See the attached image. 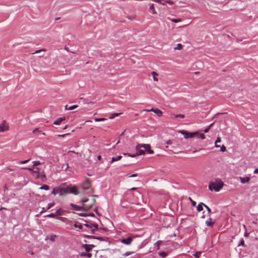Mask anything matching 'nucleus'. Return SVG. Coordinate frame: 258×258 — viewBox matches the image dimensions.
Returning a JSON list of instances; mask_svg holds the SVG:
<instances>
[{
	"mask_svg": "<svg viewBox=\"0 0 258 258\" xmlns=\"http://www.w3.org/2000/svg\"><path fill=\"white\" fill-rule=\"evenodd\" d=\"M9 130V125L6 121L4 120L2 123L0 124V133L4 132Z\"/></svg>",
	"mask_w": 258,
	"mask_h": 258,
	"instance_id": "6e6552de",
	"label": "nucleus"
},
{
	"mask_svg": "<svg viewBox=\"0 0 258 258\" xmlns=\"http://www.w3.org/2000/svg\"><path fill=\"white\" fill-rule=\"evenodd\" d=\"M124 155H127L128 156L131 157H136L137 156L136 154H134V155H131L130 153H124Z\"/></svg>",
	"mask_w": 258,
	"mask_h": 258,
	"instance_id": "ea45409f",
	"label": "nucleus"
},
{
	"mask_svg": "<svg viewBox=\"0 0 258 258\" xmlns=\"http://www.w3.org/2000/svg\"><path fill=\"white\" fill-rule=\"evenodd\" d=\"M22 169L28 170L30 171H31L33 173V171L34 170V167L33 166V168H27V167H23Z\"/></svg>",
	"mask_w": 258,
	"mask_h": 258,
	"instance_id": "4c0bfd02",
	"label": "nucleus"
},
{
	"mask_svg": "<svg viewBox=\"0 0 258 258\" xmlns=\"http://www.w3.org/2000/svg\"><path fill=\"white\" fill-rule=\"evenodd\" d=\"M175 117L176 118H178V117H180L181 118H184L185 116L184 114H176L175 115Z\"/></svg>",
	"mask_w": 258,
	"mask_h": 258,
	"instance_id": "f704fd0d",
	"label": "nucleus"
},
{
	"mask_svg": "<svg viewBox=\"0 0 258 258\" xmlns=\"http://www.w3.org/2000/svg\"><path fill=\"white\" fill-rule=\"evenodd\" d=\"M66 189H67V190L68 191V194L71 193L75 195H78L79 194L78 188L76 186H74L72 187H66Z\"/></svg>",
	"mask_w": 258,
	"mask_h": 258,
	"instance_id": "0eeeda50",
	"label": "nucleus"
},
{
	"mask_svg": "<svg viewBox=\"0 0 258 258\" xmlns=\"http://www.w3.org/2000/svg\"><path fill=\"white\" fill-rule=\"evenodd\" d=\"M130 253L127 252H126V253H124V254H123V256L124 257H125V256H127L129 255H130Z\"/></svg>",
	"mask_w": 258,
	"mask_h": 258,
	"instance_id": "5fc2aeb1",
	"label": "nucleus"
},
{
	"mask_svg": "<svg viewBox=\"0 0 258 258\" xmlns=\"http://www.w3.org/2000/svg\"><path fill=\"white\" fill-rule=\"evenodd\" d=\"M221 142V138H220V137H218V138H217V140H216V141H215V147H216V148H219V147H220V145H217V144H218V143H220Z\"/></svg>",
	"mask_w": 258,
	"mask_h": 258,
	"instance_id": "4be33fe9",
	"label": "nucleus"
},
{
	"mask_svg": "<svg viewBox=\"0 0 258 258\" xmlns=\"http://www.w3.org/2000/svg\"><path fill=\"white\" fill-rule=\"evenodd\" d=\"M69 134H63V135H58V137H64L66 135H68Z\"/></svg>",
	"mask_w": 258,
	"mask_h": 258,
	"instance_id": "4d7b16f0",
	"label": "nucleus"
},
{
	"mask_svg": "<svg viewBox=\"0 0 258 258\" xmlns=\"http://www.w3.org/2000/svg\"><path fill=\"white\" fill-rule=\"evenodd\" d=\"M204 206L206 208V209L207 210L208 212L209 213H210L211 210V209L208 206H207L206 205H204Z\"/></svg>",
	"mask_w": 258,
	"mask_h": 258,
	"instance_id": "37998d69",
	"label": "nucleus"
},
{
	"mask_svg": "<svg viewBox=\"0 0 258 258\" xmlns=\"http://www.w3.org/2000/svg\"><path fill=\"white\" fill-rule=\"evenodd\" d=\"M29 160H30V159L26 160H24V161H21L20 162V164H25V163H27Z\"/></svg>",
	"mask_w": 258,
	"mask_h": 258,
	"instance_id": "09e8293b",
	"label": "nucleus"
},
{
	"mask_svg": "<svg viewBox=\"0 0 258 258\" xmlns=\"http://www.w3.org/2000/svg\"><path fill=\"white\" fill-rule=\"evenodd\" d=\"M204 205H205V204H204L203 203H201L199 204L198 205V206H197V211H198L199 212L202 211L203 210V206H204Z\"/></svg>",
	"mask_w": 258,
	"mask_h": 258,
	"instance_id": "dca6fc26",
	"label": "nucleus"
},
{
	"mask_svg": "<svg viewBox=\"0 0 258 258\" xmlns=\"http://www.w3.org/2000/svg\"><path fill=\"white\" fill-rule=\"evenodd\" d=\"M55 237L56 236L55 235H52L50 238V240L52 241H54L55 240Z\"/></svg>",
	"mask_w": 258,
	"mask_h": 258,
	"instance_id": "de8ad7c7",
	"label": "nucleus"
},
{
	"mask_svg": "<svg viewBox=\"0 0 258 258\" xmlns=\"http://www.w3.org/2000/svg\"><path fill=\"white\" fill-rule=\"evenodd\" d=\"M64 49L66 50L68 52L70 51L68 47H64Z\"/></svg>",
	"mask_w": 258,
	"mask_h": 258,
	"instance_id": "69168bd1",
	"label": "nucleus"
},
{
	"mask_svg": "<svg viewBox=\"0 0 258 258\" xmlns=\"http://www.w3.org/2000/svg\"><path fill=\"white\" fill-rule=\"evenodd\" d=\"M71 206L74 208V209L77 211L82 210V207L77 206L74 204H71Z\"/></svg>",
	"mask_w": 258,
	"mask_h": 258,
	"instance_id": "f3484780",
	"label": "nucleus"
},
{
	"mask_svg": "<svg viewBox=\"0 0 258 258\" xmlns=\"http://www.w3.org/2000/svg\"><path fill=\"white\" fill-rule=\"evenodd\" d=\"M199 137L201 139H205V136L204 134H199Z\"/></svg>",
	"mask_w": 258,
	"mask_h": 258,
	"instance_id": "79ce46f5",
	"label": "nucleus"
},
{
	"mask_svg": "<svg viewBox=\"0 0 258 258\" xmlns=\"http://www.w3.org/2000/svg\"><path fill=\"white\" fill-rule=\"evenodd\" d=\"M182 48V45L180 43H178L177 44V47H175L174 49H177V50H181Z\"/></svg>",
	"mask_w": 258,
	"mask_h": 258,
	"instance_id": "c9c22d12",
	"label": "nucleus"
},
{
	"mask_svg": "<svg viewBox=\"0 0 258 258\" xmlns=\"http://www.w3.org/2000/svg\"><path fill=\"white\" fill-rule=\"evenodd\" d=\"M54 205V202H52V203H49L48 204V207H47V210H49V209H50L51 207H52Z\"/></svg>",
	"mask_w": 258,
	"mask_h": 258,
	"instance_id": "e433bc0d",
	"label": "nucleus"
},
{
	"mask_svg": "<svg viewBox=\"0 0 258 258\" xmlns=\"http://www.w3.org/2000/svg\"><path fill=\"white\" fill-rule=\"evenodd\" d=\"M133 241V239L131 237H128L126 239H122L121 240V242L126 245H129Z\"/></svg>",
	"mask_w": 258,
	"mask_h": 258,
	"instance_id": "9d476101",
	"label": "nucleus"
},
{
	"mask_svg": "<svg viewBox=\"0 0 258 258\" xmlns=\"http://www.w3.org/2000/svg\"><path fill=\"white\" fill-rule=\"evenodd\" d=\"M239 245H244V241L243 239H242L241 241H240Z\"/></svg>",
	"mask_w": 258,
	"mask_h": 258,
	"instance_id": "6e6d98bb",
	"label": "nucleus"
},
{
	"mask_svg": "<svg viewBox=\"0 0 258 258\" xmlns=\"http://www.w3.org/2000/svg\"><path fill=\"white\" fill-rule=\"evenodd\" d=\"M167 144H171V141H170V140L168 141L167 142Z\"/></svg>",
	"mask_w": 258,
	"mask_h": 258,
	"instance_id": "774afa93",
	"label": "nucleus"
},
{
	"mask_svg": "<svg viewBox=\"0 0 258 258\" xmlns=\"http://www.w3.org/2000/svg\"><path fill=\"white\" fill-rule=\"evenodd\" d=\"M32 133L33 134L37 135L39 133H40V131L38 128H36L33 131Z\"/></svg>",
	"mask_w": 258,
	"mask_h": 258,
	"instance_id": "c85d7f7f",
	"label": "nucleus"
},
{
	"mask_svg": "<svg viewBox=\"0 0 258 258\" xmlns=\"http://www.w3.org/2000/svg\"><path fill=\"white\" fill-rule=\"evenodd\" d=\"M150 110H151L152 111L154 112L155 113H156L158 116H162V112L161 111V110H160V109H159L158 108H152Z\"/></svg>",
	"mask_w": 258,
	"mask_h": 258,
	"instance_id": "9b49d317",
	"label": "nucleus"
},
{
	"mask_svg": "<svg viewBox=\"0 0 258 258\" xmlns=\"http://www.w3.org/2000/svg\"><path fill=\"white\" fill-rule=\"evenodd\" d=\"M159 255H161L163 257H165L166 256V253L165 252H161L159 253Z\"/></svg>",
	"mask_w": 258,
	"mask_h": 258,
	"instance_id": "49530a36",
	"label": "nucleus"
},
{
	"mask_svg": "<svg viewBox=\"0 0 258 258\" xmlns=\"http://www.w3.org/2000/svg\"><path fill=\"white\" fill-rule=\"evenodd\" d=\"M7 170H8V171H13V169H11V168H7Z\"/></svg>",
	"mask_w": 258,
	"mask_h": 258,
	"instance_id": "0e129e2a",
	"label": "nucleus"
},
{
	"mask_svg": "<svg viewBox=\"0 0 258 258\" xmlns=\"http://www.w3.org/2000/svg\"><path fill=\"white\" fill-rule=\"evenodd\" d=\"M122 158V156L121 155H119L117 156V157H112L111 159V162H113L115 161H119Z\"/></svg>",
	"mask_w": 258,
	"mask_h": 258,
	"instance_id": "6ab92c4d",
	"label": "nucleus"
},
{
	"mask_svg": "<svg viewBox=\"0 0 258 258\" xmlns=\"http://www.w3.org/2000/svg\"><path fill=\"white\" fill-rule=\"evenodd\" d=\"M137 176V173H135V174H132L131 175H130L129 177H136Z\"/></svg>",
	"mask_w": 258,
	"mask_h": 258,
	"instance_id": "864d4df0",
	"label": "nucleus"
},
{
	"mask_svg": "<svg viewBox=\"0 0 258 258\" xmlns=\"http://www.w3.org/2000/svg\"><path fill=\"white\" fill-rule=\"evenodd\" d=\"M138 146L142 147L150 154H153L154 153V151L151 149V146L149 144H138Z\"/></svg>",
	"mask_w": 258,
	"mask_h": 258,
	"instance_id": "423d86ee",
	"label": "nucleus"
},
{
	"mask_svg": "<svg viewBox=\"0 0 258 258\" xmlns=\"http://www.w3.org/2000/svg\"><path fill=\"white\" fill-rule=\"evenodd\" d=\"M41 51H46V49H40V50H37L34 53H38Z\"/></svg>",
	"mask_w": 258,
	"mask_h": 258,
	"instance_id": "c03bdc74",
	"label": "nucleus"
},
{
	"mask_svg": "<svg viewBox=\"0 0 258 258\" xmlns=\"http://www.w3.org/2000/svg\"><path fill=\"white\" fill-rule=\"evenodd\" d=\"M224 182L220 179L217 178L215 182H211L209 184V188L210 190H214L218 191L223 186Z\"/></svg>",
	"mask_w": 258,
	"mask_h": 258,
	"instance_id": "f03ea898",
	"label": "nucleus"
},
{
	"mask_svg": "<svg viewBox=\"0 0 258 258\" xmlns=\"http://www.w3.org/2000/svg\"><path fill=\"white\" fill-rule=\"evenodd\" d=\"M91 246L93 247L94 245H88L86 244L84 245V247L85 250L87 252L90 251L91 250Z\"/></svg>",
	"mask_w": 258,
	"mask_h": 258,
	"instance_id": "a211bd4d",
	"label": "nucleus"
},
{
	"mask_svg": "<svg viewBox=\"0 0 258 258\" xmlns=\"http://www.w3.org/2000/svg\"><path fill=\"white\" fill-rule=\"evenodd\" d=\"M40 169L39 168H36L35 170H34L33 171V173H36L37 174V177L38 178L39 177V173L40 172Z\"/></svg>",
	"mask_w": 258,
	"mask_h": 258,
	"instance_id": "5701e85b",
	"label": "nucleus"
},
{
	"mask_svg": "<svg viewBox=\"0 0 258 258\" xmlns=\"http://www.w3.org/2000/svg\"><path fill=\"white\" fill-rule=\"evenodd\" d=\"M206 225L208 226H212L214 224L215 222H212V219L210 218V221H206Z\"/></svg>",
	"mask_w": 258,
	"mask_h": 258,
	"instance_id": "412c9836",
	"label": "nucleus"
},
{
	"mask_svg": "<svg viewBox=\"0 0 258 258\" xmlns=\"http://www.w3.org/2000/svg\"><path fill=\"white\" fill-rule=\"evenodd\" d=\"M97 159H98V160H100L101 159V156L100 155H98L97 156Z\"/></svg>",
	"mask_w": 258,
	"mask_h": 258,
	"instance_id": "680f3d73",
	"label": "nucleus"
},
{
	"mask_svg": "<svg viewBox=\"0 0 258 258\" xmlns=\"http://www.w3.org/2000/svg\"><path fill=\"white\" fill-rule=\"evenodd\" d=\"M179 133L184 135L185 139L192 138L196 135H199L198 132L189 133L185 130L179 131Z\"/></svg>",
	"mask_w": 258,
	"mask_h": 258,
	"instance_id": "39448f33",
	"label": "nucleus"
},
{
	"mask_svg": "<svg viewBox=\"0 0 258 258\" xmlns=\"http://www.w3.org/2000/svg\"><path fill=\"white\" fill-rule=\"evenodd\" d=\"M153 1L157 2V3H159L160 4H162L163 5H165L164 4L161 3V0H153Z\"/></svg>",
	"mask_w": 258,
	"mask_h": 258,
	"instance_id": "8fccbe9b",
	"label": "nucleus"
},
{
	"mask_svg": "<svg viewBox=\"0 0 258 258\" xmlns=\"http://www.w3.org/2000/svg\"><path fill=\"white\" fill-rule=\"evenodd\" d=\"M45 211L44 208H42V211L40 212V214H42V213L44 212Z\"/></svg>",
	"mask_w": 258,
	"mask_h": 258,
	"instance_id": "bf43d9fd",
	"label": "nucleus"
},
{
	"mask_svg": "<svg viewBox=\"0 0 258 258\" xmlns=\"http://www.w3.org/2000/svg\"><path fill=\"white\" fill-rule=\"evenodd\" d=\"M97 197L96 195H93L91 200L86 199L82 200L81 202L83 204L82 210L88 211L96 203L95 197Z\"/></svg>",
	"mask_w": 258,
	"mask_h": 258,
	"instance_id": "f257e3e1",
	"label": "nucleus"
},
{
	"mask_svg": "<svg viewBox=\"0 0 258 258\" xmlns=\"http://www.w3.org/2000/svg\"><path fill=\"white\" fill-rule=\"evenodd\" d=\"M67 224H70V225H72V221H69V222H68V223H67Z\"/></svg>",
	"mask_w": 258,
	"mask_h": 258,
	"instance_id": "338daca9",
	"label": "nucleus"
},
{
	"mask_svg": "<svg viewBox=\"0 0 258 258\" xmlns=\"http://www.w3.org/2000/svg\"><path fill=\"white\" fill-rule=\"evenodd\" d=\"M82 189L84 190H88L90 193L94 192V190L92 188L91 184L89 178H87L82 184Z\"/></svg>",
	"mask_w": 258,
	"mask_h": 258,
	"instance_id": "7ed1b4c3",
	"label": "nucleus"
},
{
	"mask_svg": "<svg viewBox=\"0 0 258 258\" xmlns=\"http://www.w3.org/2000/svg\"><path fill=\"white\" fill-rule=\"evenodd\" d=\"M45 217H50V218H55V217H56V214H54V213H51L50 214H48V215H46Z\"/></svg>",
	"mask_w": 258,
	"mask_h": 258,
	"instance_id": "72a5a7b5",
	"label": "nucleus"
},
{
	"mask_svg": "<svg viewBox=\"0 0 258 258\" xmlns=\"http://www.w3.org/2000/svg\"><path fill=\"white\" fill-rule=\"evenodd\" d=\"M57 218L64 222H66V221L68 220V219L67 218H66L64 217H57Z\"/></svg>",
	"mask_w": 258,
	"mask_h": 258,
	"instance_id": "2f4dec72",
	"label": "nucleus"
},
{
	"mask_svg": "<svg viewBox=\"0 0 258 258\" xmlns=\"http://www.w3.org/2000/svg\"><path fill=\"white\" fill-rule=\"evenodd\" d=\"M166 2L167 4H169V5H173V2L170 1H166Z\"/></svg>",
	"mask_w": 258,
	"mask_h": 258,
	"instance_id": "603ef678",
	"label": "nucleus"
},
{
	"mask_svg": "<svg viewBox=\"0 0 258 258\" xmlns=\"http://www.w3.org/2000/svg\"><path fill=\"white\" fill-rule=\"evenodd\" d=\"M149 9L153 14H156L157 12L155 9L154 5L153 4H150Z\"/></svg>",
	"mask_w": 258,
	"mask_h": 258,
	"instance_id": "4468645a",
	"label": "nucleus"
},
{
	"mask_svg": "<svg viewBox=\"0 0 258 258\" xmlns=\"http://www.w3.org/2000/svg\"><path fill=\"white\" fill-rule=\"evenodd\" d=\"M68 191L66 188H61L60 187H56L53 188L52 191V194L55 196L57 194H59L60 196H62L64 194H68Z\"/></svg>",
	"mask_w": 258,
	"mask_h": 258,
	"instance_id": "20e7f679",
	"label": "nucleus"
},
{
	"mask_svg": "<svg viewBox=\"0 0 258 258\" xmlns=\"http://www.w3.org/2000/svg\"><path fill=\"white\" fill-rule=\"evenodd\" d=\"M137 189V187H132V188H131L130 190H136Z\"/></svg>",
	"mask_w": 258,
	"mask_h": 258,
	"instance_id": "052dcab7",
	"label": "nucleus"
},
{
	"mask_svg": "<svg viewBox=\"0 0 258 258\" xmlns=\"http://www.w3.org/2000/svg\"><path fill=\"white\" fill-rule=\"evenodd\" d=\"M65 119L66 118L64 117L58 118L54 122V124L55 125H59L61 122Z\"/></svg>",
	"mask_w": 258,
	"mask_h": 258,
	"instance_id": "ddd939ff",
	"label": "nucleus"
},
{
	"mask_svg": "<svg viewBox=\"0 0 258 258\" xmlns=\"http://www.w3.org/2000/svg\"><path fill=\"white\" fill-rule=\"evenodd\" d=\"M239 179L242 183H245L250 181V177L248 176L245 177H239Z\"/></svg>",
	"mask_w": 258,
	"mask_h": 258,
	"instance_id": "f8f14e48",
	"label": "nucleus"
},
{
	"mask_svg": "<svg viewBox=\"0 0 258 258\" xmlns=\"http://www.w3.org/2000/svg\"><path fill=\"white\" fill-rule=\"evenodd\" d=\"M74 226H75V227L78 228L80 229H81L83 227L82 225L78 223H75Z\"/></svg>",
	"mask_w": 258,
	"mask_h": 258,
	"instance_id": "a878e982",
	"label": "nucleus"
},
{
	"mask_svg": "<svg viewBox=\"0 0 258 258\" xmlns=\"http://www.w3.org/2000/svg\"><path fill=\"white\" fill-rule=\"evenodd\" d=\"M169 20H170L172 22H174V23H178V22H180L181 21V20L180 19H169Z\"/></svg>",
	"mask_w": 258,
	"mask_h": 258,
	"instance_id": "cd10ccee",
	"label": "nucleus"
},
{
	"mask_svg": "<svg viewBox=\"0 0 258 258\" xmlns=\"http://www.w3.org/2000/svg\"><path fill=\"white\" fill-rule=\"evenodd\" d=\"M40 189H44V190H48L49 189V186L47 185H46V184H44L43 185H42V186H41L40 187Z\"/></svg>",
	"mask_w": 258,
	"mask_h": 258,
	"instance_id": "bb28decb",
	"label": "nucleus"
},
{
	"mask_svg": "<svg viewBox=\"0 0 258 258\" xmlns=\"http://www.w3.org/2000/svg\"><path fill=\"white\" fill-rule=\"evenodd\" d=\"M189 200L191 203V204L193 206H196V202L194 201H193L190 198H189Z\"/></svg>",
	"mask_w": 258,
	"mask_h": 258,
	"instance_id": "a19ab883",
	"label": "nucleus"
},
{
	"mask_svg": "<svg viewBox=\"0 0 258 258\" xmlns=\"http://www.w3.org/2000/svg\"><path fill=\"white\" fill-rule=\"evenodd\" d=\"M141 148H143L142 147L138 146V144L136 146V150L137 151L136 155H144L145 152L144 150H141Z\"/></svg>",
	"mask_w": 258,
	"mask_h": 258,
	"instance_id": "1a4fd4ad",
	"label": "nucleus"
},
{
	"mask_svg": "<svg viewBox=\"0 0 258 258\" xmlns=\"http://www.w3.org/2000/svg\"><path fill=\"white\" fill-rule=\"evenodd\" d=\"M80 255L81 256H87V257L90 258L92 256V254L90 253L82 252V253L80 254Z\"/></svg>",
	"mask_w": 258,
	"mask_h": 258,
	"instance_id": "aec40b11",
	"label": "nucleus"
},
{
	"mask_svg": "<svg viewBox=\"0 0 258 258\" xmlns=\"http://www.w3.org/2000/svg\"><path fill=\"white\" fill-rule=\"evenodd\" d=\"M122 114V113H114L111 115L110 117H109V119H113L115 117L118 116L119 114Z\"/></svg>",
	"mask_w": 258,
	"mask_h": 258,
	"instance_id": "b1692460",
	"label": "nucleus"
},
{
	"mask_svg": "<svg viewBox=\"0 0 258 258\" xmlns=\"http://www.w3.org/2000/svg\"><path fill=\"white\" fill-rule=\"evenodd\" d=\"M210 128L209 127H207L206 128H205L204 131V133H207L209 132Z\"/></svg>",
	"mask_w": 258,
	"mask_h": 258,
	"instance_id": "3c124183",
	"label": "nucleus"
},
{
	"mask_svg": "<svg viewBox=\"0 0 258 258\" xmlns=\"http://www.w3.org/2000/svg\"><path fill=\"white\" fill-rule=\"evenodd\" d=\"M226 150V148L225 147V146L223 145L221 147V151L222 152H225Z\"/></svg>",
	"mask_w": 258,
	"mask_h": 258,
	"instance_id": "a18cd8bd",
	"label": "nucleus"
},
{
	"mask_svg": "<svg viewBox=\"0 0 258 258\" xmlns=\"http://www.w3.org/2000/svg\"><path fill=\"white\" fill-rule=\"evenodd\" d=\"M254 173H257V174H258V168L255 169L254 170Z\"/></svg>",
	"mask_w": 258,
	"mask_h": 258,
	"instance_id": "13d9d810",
	"label": "nucleus"
},
{
	"mask_svg": "<svg viewBox=\"0 0 258 258\" xmlns=\"http://www.w3.org/2000/svg\"><path fill=\"white\" fill-rule=\"evenodd\" d=\"M55 214L56 215H61L62 214V211L61 209H58L55 212Z\"/></svg>",
	"mask_w": 258,
	"mask_h": 258,
	"instance_id": "393cba45",
	"label": "nucleus"
},
{
	"mask_svg": "<svg viewBox=\"0 0 258 258\" xmlns=\"http://www.w3.org/2000/svg\"><path fill=\"white\" fill-rule=\"evenodd\" d=\"M106 120V118H95V121L98 122V121H103Z\"/></svg>",
	"mask_w": 258,
	"mask_h": 258,
	"instance_id": "7c9ffc66",
	"label": "nucleus"
},
{
	"mask_svg": "<svg viewBox=\"0 0 258 258\" xmlns=\"http://www.w3.org/2000/svg\"><path fill=\"white\" fill-rule=\"evenodd\" d=\"M93 226L95 228V229H97L98 228L97 224H94L93 225Z\"/></svg>",
	"mask_w": 258,
	"mask_h": 258,
	"instance_id": "e2e57ef3",
	"label": "nucleus"
},
{
	"mask_svg": "<svg viewBox=\"0 0 258 258\" xmlns=\"http://www.w3.org/2000/svg\"><path fill=\"white\" fill-rule=\"evenodd\" d=\"M201 254V251H197L195 254H194V255L196 257H199Z\"/></svg>",
	"mask_w": 258,
	"mask_h": 258,
	"instance_id": "58836bf2",
	"label": "nucleus"
},
{
	"mask_svg": "<svg viewBox=\"0 0 258 258\" xmlns=\"http://www.w3.org/2000/svg\"><path fill=\"white\" fill-rule=\"evenodd\" d=\"M78 107V106L77 105H72V106H71L70 107H69L68 108V110H72L77 108Z\"/></svg>",
	"mask_w": 258,
	"mask_h": 258,
	"instance_id": "c756f323",
	"label": "nucleus"
},
{
	"mask_svg": "<svg viewBox=\"0 0 258 258\" xmlns=\"http://www.w3.org/2000/svg\"><path fill=\"white\" fill-rule=\"evenodd\" d=\"M33 166H37L40 164H41V162L39 161H35L33 162Z\"/></svg>",
	"mask_w": 258,
	"mask_h": 258,
	"instance_id": "473e14b6",
	"label": "nucleus"
},
{
	"mask_svg": "<svg viewBox=\"0 0 258 258\" xmlns=\"http://www.w3.org/2000/svg\"><path fill=\"white\" fill-rule=\"evenodd\" d=\"M151 74L153 77L154 81L157 82L158 81V78H157V77L158 76V74L156 72L153 71Z\"/></svg>",
	"mask_w": 258,
	"mask_h": 258,
	"instance_id": "2eb2a0df",
	"label": "nucleus"
}]
</instances>
